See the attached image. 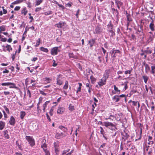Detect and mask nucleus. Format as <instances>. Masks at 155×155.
Wrapping results in <instances>:
<instances>
[{
	"instance_id": "nucleus-1",
	"label": "nucleus",
	"mask_w": 155,
	"mask_h": 155,
	"mask_svg": "<svg viewBox=\"0 0 155 155\" xmlns=\"http://www.w3.org/2000/svg\"><path fill=\"white\" fill-rule=\"evenodd\" d=\"M41 147L43 148V150L45 153L46 155H50V153L47 149V145L46 144V140L43 139L41 142Z\"/></svg>"
},
{
	"instance_id": "nucleus-2",
	"label": "nucleus",
	"mask_w": 155,
	"mask_h": 155,
	"mask_svg": "<svg viewBox=\"0 0 155 155\" xmlns=\"http://www.w3.org/2000/svg\"><path fill=\"white\" fill-rule=\"evenodd\" d=\"M121 54V52L118 50H114V48L111 51V57L114 60L115 58L117 56Z\"/></svg>"
},
{
	"instance_id": "nucleus-3",
	"label": "nucleus",
	"mask_w": 155,
	"mask_h": 155,
	"mask_svg": "<svg viewBox=\"0 0 155 155\" xmlns=\"http://www.w3.org/2000/svg\"><path fill=\"white\" fill-rule=\"evenodd\" d=\"M60 46L55 47L52 48L51 51V53L52 55H55L57 54L58 52L60 51L59 48Z\"/></svg>"
},
{
	"instance_id": "nucleus-4",
	"label": "nucleus",
	"mask_w": 155,
	"mask_h": 155,
	"mask_svg": "<svg viewBox=\"0 0 155 155\" xmlns=\"http://www.w3.org/2000/svg\"><path fill=\"white\" fill-rule=\"evenodd\" d=\"M55 26L58 28L64 29L66 28L67 25L65 22L60 21L58 23L55 24Z\"/></svg>"
},
{
	"instance_id": "nucleus-5",
	"label": "nucleus",
	"mask_w": 155,
	"mask_h": 155,
	"mask_svg": "<svg viewBox=\"0 0 155 155\" xmlns=\"http://www.w3.org/2000/svg\"><path fill=\"white\" fill-rule=\"evenodd\" d=\"M26 139L31 147H33L35 145V141L32 137L30 136H26Z\"/></svg>"
},
{
	"instance_id": "nucleus-6",
	"label": "nucleus",
	"mask_w": 155,
	"mask_h": 155,
	"mask_svg": "<svg viewBox=\"0 0 155 155\" xmlns=\"http://www.w3.org/2000/svg\"><path fill=\"white\" fill-rule=\"evenodd\" d=\"M102 31L103 29L102 28L100 27V26L98 25L96 27L94 33L95 34L99 35L102 33Z\"/></svg>"
},
{
	"instance_id": "nucleus-7",
	"label": "nucleus",
	"mask_w": 155,
	"mask_h": 155,
	"mask_svg": "<svg viewBox=\"0 0 155 155\" xmlns=\"http://www.w3.org/2000/svg\"><path fill=\"white\" fill-rule=\"evenodd\" d=\"M66 135L65 133L61 132L60 133H57L55 134V138L57 139H60Z\"/></svg>"
},
{
	"instance_id": "nucleus-8",
	"label": "nucleus",
	"mask_w": 155,
	"mask_h": 155,
	"mask_svg": "<svg viewBox=\"0 0 155 155\" xmlns=\"http://www.w3.org/2000/svg\"><path fill=\"white\" fill-rule=\"evenodd\" d=\"M106 80L107 79L106 78L103 77L101 80V81L98 82V84L100 87L105 85L106 84Z\"/></svg>"
},
{
	"instance_id": "nucleus-9",
	"label": "nucleus",
	"mask_w": 155,
	"mask_h": 155,
	"mask_svg": "<svg viewBox=\"0 0 155 155\" xmlns=\"http://www.w3.org/2000/svg\"><path fill=\"white\" fill-rule=\"evenodd\" d=\"M104 125L107 127H116L115 125L114 124L108 121L104 122Z\"/></svg>"
},
{
	"instance_id": "nucleus-10",
	"label": "nucleus",
	"mask_w": 155,
	"mask_h": 155,
	"mask_svg": "<svg viewBox=\"0 0 155 155\" xmlns=\"http://www.w3.org/2000/svg\"><path fill=\"white\" fill-rule=\"evenodd\" d=\"M9 123L10 125H14L15 123V119L13 116H12L10 117Z\"/></svg>"
},
{
	"instance_id": "nucleus-11",
	"label": "nucleus",
	"mask_w": 155,
	"mask_h": 155,
	"mask_svg": "<svg viewBox=\"0 0 155 155\" xmlns=\"http://www.w3.org/2000/svg\"><path fill=\"white\" fill-rule=\"evenodd\" d=\"M149 27L150 29L152 31H154L155 30L154 24L153 21H151L149 25Z\"/></svg>"
},
{
	"instance_id": "nucleus-12",
	"label": "nucleus",
	"mask_w": 155,
	"mask_h": 155,
	"mask_svg": "<svg viewBox=\"0 0 155 155\" xmlns=\"http://www.w3.org/2000/svg\"><path fill=\"white\" fill-rule=\"evenodd\" d=\"M95 43V39H92L88 41V43L90 47H92Z\"/></svg>"
},
{
	"instance_id": "nucleus-13",
	"label": "nucleus",
	"mask_w": 155,
	"mask_h": 155,
	"mask_svg": "<svg viewBox=\"0 0 155 155\" xmlns=\"http://www.w3.org/2000/svg\"><path fill=\"white\" fill-rule=\"evenodd\" d=\"M115 3L117 5V8L119 9H120V7L122 6L123 4L122 2L119 1L118 0H116Z\"/></svg>"
},
{
	"instance_id": "nucleus-14",
	"label": "nucleus",
	"mask_w": 155,
	"mask_h": 155,
	"mask_svg": "<svg viewBox=\"0 0 155 155\" xmlns=\"http://www.w3.org/2000/svg\"><path fill=\"white\" fill-rule=\"evenodd\" d=\"M5 123L2 120H0V130H2L5 126Z\"/></svg>"
},
{
	"instance_id": "nucleus-15",
	"label": "nucleus",
	"mask_w": 155,
	"mask_h": 155,
	"mask_svg": "<svg viewBox=\"0 0 155 155\" xmlns=\"http://www.w3.org/2000/svg\"><path fill=\"white\" fill-rule=\"evenodd\" d=\"M57 84L58 85H60L62 84V78L60 77H58L57 78Z\"/></svg>"
},
{
	"instance_id": "nucleus-16",
	"label": "nucleus",
	"mask_w": 155,
	"mask_h": 155,
	"mask_svg": "<svg viewBox=\"0 0 155 155\" xmlns=\"http://www.w3.org/2000/svg\"><path fill=\"white\" fill-rule=\"evenodd\" d=\"M114 25L112 24L111 21H110L109 23L107 25L108 28V30H112L113 29Z\"/></svg>"
},
{
	"instance_id": "nucleus-17",
	"label": "nucleus",
	"mask_w": 155,
	"mask_h": 155,
	"mask_svg": "<svg viewBox=\"0 0 155 155\" xmlns=\"http://www.w3.org/2000/svg\"><path fill=\"white\" fill-rule=\"evenodd\" d=\"M28 10L25 7H24L22 9L21 11V14H23L24 16H25L27 14L28 12Z\"/></svg>"
},
{
	"instance_id": "nucleus-18",
	"label": "nucleus",
	"mask_w": 155,
	"mask_h": 155,
	"mask_svg": "<svg viewBox=\"0 0 155 155\" xmlns=\"http://www.w3.org/2000/svg\"><path fill=\"white\" fill-rule=\"evenodd\" d=\"M54 144L55 152L56 153V154H57V155H58L57 154V152L59 151V150L58 149V147L59 146L58 145V142H55L54 143Z\"/></svg>"
},
{
	"instance_id": "nucleus-19",
	"label": "nucleus",
	"mask_w": 155,
	"mask_h": 155,
	"mask_svg": "<svg viewBox=\"0 0 155 155\" xmlns=\"http://www.w3.org/2000/svg\"><path fill=\"white\" fill-rule=\"evenodd\" d=\"M108 32L109 33V34L110 37H113L115 35V33L113 29L108 30Z\"/></svg>"
},
{
	"instance_id": "nucleus-20",
	"label": "nucleus",
	"mask_w": 155,
	"mask_h": 155,
	"mask_svg": "<svg viewBox=\"0 0 155 155\" xmlns=\"http://www.w3.org/2000/svg\"><path fill=\"white\" fill-rule=\"evenodd\" d=\"M64 110V108L63 107H59L58 109L57 113L58 114H61Z\"/></svg>"
},
{
	"instance_id": "nucleus-21",
	"label": "nucleus",
	"mask_w": 155,
	"mask_h": 155,
	"mask_svg": "<svg viewBox=\"0 0 155 155\" xmlns=\"http://www.w3.org/2000/svg\"><path fill=\"white\" fill-rule=\"evenodd\" d=\"M110 72V71L109 70H106L105 73L104 74L103 77L107 79L109 76V74Z\"/></svg>"
},
{
	"instance_id": "nucleus-22",
	"label": "nucleus",
	"mask_w": 155,
	"mask_h": 155,
	"mask_svg": "<svg viewBox=\"0 0 155 155\" xmlns=\"http://www.w3.org/2000/svg\"><path fill=\"white\" fill-rule=\"evenodd\" d=\"M120 98L118 95H115L113 98L112 99L114 100L116 102H118L120 100Z\"/></svg>"
},
{
	"instance_id": "nucleus-23",
	"label": "nucleus",
	"mask_w": 155,
	"mask_h": 155,
	"mask_svg": "<svg viewBox=\"0 0 155 155\" xmlns=\"http://www.w3.org/2000/svg\"><path fill=\"white\" fill-rule=\"evenodd\" d=\"M26 1L25 0H17L16 1H15L14 2H13L12 3V4H17L19 3H22V2H23V1Z\"/></svg>"
},
{
	"instance_id": "nucleus-24",
	"label": "nucleus",
	"mask_w": 155,
	"mask_h": 155,
	"mask_svg": "<svg viewBox=\"0 0 155 155\" xmlns=\"http://www.w3.org/2000/svg\"><path fill=\"white\" fill-rule=\"evenodd\" d=\"M37 126L36 124L33 123L32 125H31L30 126V127L32 130H35L37 129Z\"/></svg>"
},
{
	"instance_id": "nucleus-25",
	"label": "nucleus",
	"mask_w": 155,
	"mask_h": 155,
	"mask_svg": "<svg viewBox=\"0 0 155 155\" xmlns=\"http://www.w3.org/2000/svg\"><path fill=\"white\" fill-rule=\"evenodd\" d=\"M5 47L6 48V51H8L9 52L12 50V48L10 45L7 44Z\"/></svg>"
},
{
	"instance_id": "nucleus-26",
	"label": "nucleus",
	"mask_w": 155,
	"mask_h": 155,
	"mask_svg": "<svg viewBox=\"0 0 155 155\" xmlns=\"http://www.w3.org/2000/svg\"><path fill=\"white\" fill-rule=\"evenodd\" d=\"M9 87L10 88H17V87H16L15 84L9 82Z\"/></svg>"
},
{
	"instance_id": "nucleus-27",
	"label": "nucleus",
	"mask_w": 155,
	"mask_h": 155,
	"mask_svg": "<svg viewBox=\"0 0 155 155\" xmlns=\"http://www.w3.org/2000/svg\"><path fill=\"white\" fill-rule=\"evenodd\" d=\"M150 71L151 74H153L155 73V68H151L150 70V68H146V72H147Z\"/></svg>"
},
{
	"instance_id": "nucleus-28",
	"label": "nucleus",
	"mask_w": 155,
	"mask_h": 155,
	"mask_svg": "<svg viewBox=\"0 0 155 155\" xmlns=\"http://www.w3.org/2000/svg\"><path fill=\"white\" fill-rule=\"evenodd\" d=\"M114 90L116 91V93L114 92V94H115L117 93L118 94H120V90L118 89V88L115 85H114Z\"/></svg>"
},
{
	"instance_id": "nucleus-29",
	"label": "nucleus",
	"mask_w": 155,
	"mask_h": 155,
	"mask_svg": "<svg viewBox=\"0 0 155 155\" xmlns=\"http://www.w3.org/2000/svg\"><path fill=\"white\" fill-rule=\"evenodd\" d=\"M40 50L43 52L47 53L48 52V50L47 48H45L43 47H41L40 48Z\"/></svg>"
},
{
	"instance_id": "nucleus-30",
	"label": "nucleus",
	"mask_w": 155,
	"mask_h": 155,
	"mask_svg": "<svg viewBox=\"0 0 155 155\" xmlns=\"http://www.w3.org/2000/svg\"><path fill=\"white\" fill-rule=\"evenodd\" d=\"M49 101H46L43 105V110L44 112L45 111V109L47 107V104L49 103Z\"/></svg>"
},
{
	"instance_id": "nucleus-31",
	"label": "nucleus",
	"mask_w": 155,
	"mask_h": 155,
	"mask_svg": "<svg viewBox=\"0 0 155 155\" xmlns=\"http://www.w3.org/2000/svg\"><path fill=\"white\" fill-rule=\"evenodd\" d=\"M25 115V112L24 111H21L20 112V117L21 119H23Z\"/></svg>"
},
{
	"instance_id": "nucleus-32",
	"label": "nucleus",
	"mask_w": 155,
	"mask_h": 155,
	"mask_svg": "<svg viewBox=\"0 0 155 155\" xmlns=\"http://www.w3.org/2000/svg\"><path fill=\"white\" fill-rule=\"evenodd\" d=\"M127 21H129V22H130L132 21V19L131 18V16L130 14H127Z\"/></svg>"
},
{
	"instance_id": "nucleus-33",
	"label": "nucleus",
	"mask_w": 155,
	"mask_h": 155,
	"mask_svg": "<svg viewBox=\"0 0 155 155\" xmlns=\"http://www.w3.org/2000/svg\"><path fill=\"white\" fill-rule=\"evenodd\" d=\"M79 87L78 88L77 90L76 93H78V92L81 91V87L82 85V84L80 83H78Z\"/></svg>"
},
{
	"instance_id": "nucleus-34",
	"label": "nucleus",
	"mask_w": 155,
	"mask_h": 155,
	"mask_svg": "<svg viewBox=\"0 0 155 155\" xmlns=\"http://www.w3.org/2000/svg\"><path fill=\"white\" fill-rule=\"evenodd\" d=\"M43 0H37L35 2V6H38L42 2Z\"/></svg>"
},
{
	"instance_id": "nucleus-35",
	"label": "nucleus",
	"mask_w": 155,
	"mask_h": 155,
	"mask_svg": "<svg viewBox=\"0 0 155 155\" xmlns=\"http://www.w3.org/2000/svg\"><path fill=\"white\" fill-rule=\"evenodd\" d=\"M41 40L40 38H38L36 41V45H35V47H37L39 45Z\"/></svg>"
},
{
	"instance_id": "nucleus-36",
	"label": "nucleus",
	"mask_w": 155,
	"mask_h": 155,
	"mask_svg": "<svg viewBox=\"0 0 155 155\" xmlns=\"http://www.w3.org/2000/svg\"><path fill=\"white\" fill-rule=\"evenodd\" d=\"M143 78L144 81V82L146 84L148 79V77L147 76H143Z\"/></svg>"
},
{
	"instance_id": "nucleus-37",
	"label": "nucleus",
	"mask_w": 155,
	"mask_h": 155,
	"mask_svg": "<svg viewBox=\"0 0 155 155\" xmlns=\"http://www.w3.org/2000/svg\"><path fill=\"white\" fill-rule=\"evenodd\" d=\"M0 30H1V31H5L6 30L5 26L4 25L0 26Z\"/></svg>"
},
{
	"instance_id": "nucleus-38",
	"label": "nucleus",
	"mask_w": 155,
	"mask_h": 155,
	"mask_svg": "<svg viewBox=\"0 0 155 155\" xmlns=\"http://www.w3.org/2000/svg\"><path fill=\"white\" fill-rule=\"evenodd\" d=\"M43 80L44 81H46L47 83H49L50 82L51 79L48 78H43Z\"/></svg>"
},
{
	"instance_id": "nucleus-39",
	"label": "nucleus",
	"mask_w": 155,
	"mask_h": 155,
	"mask_svg": "<svg viewBox=\"0 0 155 155\" xmlns=\"http://www.w3.org/2000/svg\"><path fill=\"white\" fill-rule=\"evenodd\" d=\"M52 11H49L44 12V14L46 15H48L52 14Z\"/></svg>"
},
{
	"instance_id": "nucleus-40",
	"label": "nucleus",
	"mask_w": 155,
	"mask_h": 155,
	"mask_svg": "<svg viewBox=\"0 0 155 155\" xmlns=\"http://www.w3.org/2000/svg\"><path fill=\"white\" fill-rule=\"evenodd\" d=\"M68 81H66L65 82V84L63 87L64 89H66L68 88Z\"/></svg>"
},
{
	"instance_id": "nucleus-41",
	"label": "nucleus",
	"mask_w": 155,
	"mask_h": 155,
	"mask_svg": "<svg viewBox=\"0 0 155 155\" xmlns=\"http://www.w3.org/2000/svg\"><path fill=\"white\" fill-rule=\"evenodd\" d=\"M138 28H139V29L140 30V31H143V25H142L141 23L140 25H138Z\"/></svg>"
},
{
	"instance_id": "nucleus-42",
	"label": "nucleus",
	"mask_w": 155,
	"mask_h": 155,
	"mask_svg": "<svg viewBox=\"0 0 155 155\" xmlns=\"http://www.w3.org/2000/svg\"><path fill=\"white\" fill-rule=\"evenodd\" d=\"M130 102H132L133 103V105L134 106L137 105L138 103V101H133L131 100L129 101V103H130Z\"/></svg>"
},
{
	"instance_id": "nucleus-43",
	"label": "nucleus",
	"mask_w": 155,
	"mask_h": 155,
	"mask_svg": "<svg viewBox=\"0 0 155 155\" xmlns=\"http://www.w3.org/2000/svg\"><path fill=\"white\" fill-rule=\"evenodd\" d=\"M54 110V108L53 107H51L49 113L50 114L51 116H52L53 115V111Z\"/></svg>"
},
{
	"instance_id": "nucleus-44",
	"label": "nucleus",
	"mask_w": 155,
	"mask_h": 155,
	"mask_svg": "<svg viewBox=\"0 0 155 155\" xmlns=\"http://www.w3.org/2000/svg\"><path fill=\"white\" fill-rule=\"evenodd\" d=\"M5 110H6L7 113L8 114H9L10 112L8 108L6 106H3Z\"/></svg>"
},
{
	"instance_id": "nucleus-45",
	"label": "nucleus",
	"mask_w": 155,
	"mask_h": 155,
	"mask_svg": "<svg viewBox=\"0 0 155 155\" xmlns=\"http://www.w3.org/2000/svg\"><path fill=\"white\" fill-rule=\"evenodd\" d=\"M72 3L71 2H69L67 4L65 5V6L66 7H70L71 6Z\"/></svg>"
},
{
	"instance_id": "nucleus-46",
	"label": "nucleus",
	"mask_w": 155,
	"mask_h": 155,
	"mask_svg": "<svg viewBox=\"0 0 155 155\" xmlns=\"http://www.w3.org/2000/svg\"><path fill=\"white\" fill-rule=\"evenodd\" d=\"M144 52L146 53V54H150L152 52V51L151 50H146L144 51Z\"/></svg>"
},
{
	"instance_id": "nucleus-47",
	"label": "nucleus",
	"mask_w": 155,
	"mask_h": 155,
	"mask_svg": "<svg viewBox=\"0 0 155 155\" xmlns=\"http://www.w3.org/2000/svg\"><path fill=\"white\" fill-rule=\"evenodd\" d=\"M9 82H5V83H2V85L3 86H9Z\"/></svg>"
},
{
	"instance_id": "nucleus-48",
	"label": "nucleus",
	"mask_w": 155,
	"mask_h": 155,
	"mask_svg": "<svg viewBox=\"0 0 155 155\" xmlns=\"http://www.w3.org/2000/svg\"><path fill=\"white\" fill-rule=\"evenodd\" d=\"M103 59V58L102 56H98V60L100 63H101Z\"/></svg>"
},
{
	"instance_id": "nucleus-49",
	"label": "nucleus",
	"mask_w": 155,
	"mask_h": 155,
	"mask_svg": "<svg viewBox=\"0 0 155 155\" xmlns=\"http://www.w3.org/2000/svg\"><path fill=\"white\" fill-rule=\"evenodd\" d=\"M28 71H29L31 73H32V74H34L35 72V71L33 68H28Z\"/></svg>"
},
{
	"instance_id": "nucleus-50",
	"label": "nucleus",
	"mask_w": 155,
	"mask_h": 155,
	"mask_svg": "<svg viewBox=\"0 0 155 155\" xmlns=\"http://www.w3.org/2000/svg\"><path fill=\"white\" fill-rule=\"evenodd\" d=\"M26 4L27 5H28V7L29 8H31V3L30 2H26Z\"/></svg>"
},
{
	"instance_id": "nucleus-51",
	"label": "nucleus",
	"mask_w": 155,
	"mask_h": 155,
	"mask_svg": "<svg viewBox=\"0 0 155 155\" xmlns=\"http://www.w3.org/2000/svg\"><path fill=\"white\" fill-rule=\"evenodd\" d=\"M16 144L18 146V148L19 149L21 150H22L21 146L19 144L18 142V141H16Z\"/></svg>"
},
{
	"instance_id": "nucleus-52",
	"label": "nucleus",
	"mask_w": 155,
	"mask_h": 155,
	"mask_svg": "<svg viewBox=\"0 0 155 155\" xmlns=\"http://www.w3.org/2000/svg\"><path fill=\"white\" fill-rule=\"evenodd\" d=\"M80 12V9H78L76 13L75 14V15L77 18H78V15Z\"/></svg>"
},
{
	"instance_id": "nucleus-53",
	"label": "nucleus",
	"mask_w": 155,
	"mask_h": 155,
	"mask_svg": "<svg viewBox=\"0 0 155 155\" xmlns=\"http://www.w3.org/2000/svg\"><path fill=\"white\" fill-rule=\"evenodd\" d=\"M21 7L19 6H16L14 8V10L16 11H19Z\"/></svg>"
},
{
	"instance_id": "nucleus-54",
	"label": "nucleus",
	"mask_w": 155,
	"mask_h": 155,
	"mask_svg": "<svg viewBox=\"0 0 155 155\" xmlns=\"http://www.w3.org/2000/svg\"><path fill=\"white\" fill-rule=\"evenodd\" d=\"M100 128L101 129V131H100L101 134L102 135H103L104 134V130L103 128L102 127H100Z\"/></svg>"
},
{
	"instance_id": "nucleus-55",
	"label": "nucleus",
	"mask_w": 155,
	"mask_h": 155,
	"mask_svg": "<svg viewBox=\"0 0 155 155\" xmlns=\"http://www.w3.org/2000/svg\"><path fill=\"white\" fill-rule=\"evenodd\" d=\"M58 5L59 7L61 8L63 10L65 8L62 5H61V4H59L58 3Z\"/></svg>"
},
{
	"instance_id": "nucleus-56",
	"label": "nucleus",
	"mask_w": 155,
	"mask_h": 155,
	"mask_svg": "<svg viewBox=\"0 0 155 155\" xmlns=\"http://www.w3.org/2000/svg\"><path fill=\"white\" fill-rule=\"evenodd\" d=\"M0 41L2 42H5L7 41V38H2L0 40Z\"/></svg>"
},
{
	"instance_id": "nucleus-57",
	"label": "nucleus",
	"mask_w": 155,
	"mask_h": 155,
	"mask_svg": "<svg viewBox=\"0 0 155 155\" xmlns=\"http://www.w3.org/2000/svg\"><path fill=\"white\" fill-rule=\"evenodd\" d=\"M68 55L70 58H73L74 57V54L72 53H69L68 54Z\"/></svg>"
},
{
	"instance_id": "nucleus-58",
	"label": "nucleus",
	"mask_w": 155,
	"mask_h": 155,
	"mask_svg": "<svg viewBox=\"0 0 155 155\" xmlns=\"http://www.w3.org/2000/svg\"><path fill=\"white\" fill-rule=\"evenodd\" d=\"M137 31L138 32H139L140 33V35H142L143 34V31H140V30L139 29V28H138V30Z\"/></svg>"
},
{
	"instance_id": "nucleus-59",
	"label": "nucleus",
	"mask_w": 155,
	"mask_h": 155,
	"mask_svg": "<svg viewBox=\"0 0 155 155\" xmlns=\"http://www.w3.org/2000/svg\"><path fill=\"white\" fill-rule=\"evenodd\" d=\"M41 9V7L37 8L35 9V12H38Z\"/></svg>"
},
{
	"instance_id": "nucleus-60",
	"label": "nucleus",
	"mask_w": 155,
	"mask_h": 155,
	"mask_svg": "<svg viewBox=\"0 0 155 155\" xmlns=\"http://www.w3.org/2000/svg\"><path fill=\"white\" fill-rule=\"evenodd\" d=\"M27 94L28 95L29 97L30 98L31 97V93L28 89Z\"/></svg>"
},
{
	"instance_id": "nucleus-61",
	"label": "nucleus",
	"mask_w": 155,
	"mask_h": 155,
	"mask_svg": "<svg viewBox=\"0 0 155 155\" xmlns=\"http://www.w3.org/2000/svg\"><path fill=\"white\" fill-rule=\"evenodd\" d=\"M16 52H17V51H15V54H12V59L13 61L15 58V55H16Z\"/></svg>"
},
{
	"instance_id": "nucleus-62",
	"label": "nucleus",
	"mask_w": 155,
	"mask_h": 155,
	"mask_svg": "<svg viewBox=\"0 0 155 155\" xmlns=\"http://www.w3.org/2000/svg\"><path fill=\"white\" fill-rule=\"evenodd\" d=\"M29 27L27 26H26L25 28V31L24 32V34H26L27 33V31L29 30Z\"/></svg>"
},
{
	"instance_id": "nucleus-63",
	"label": "nucleus",
	"mask_w": 155,
	"mask_h": 155,
	"mask_svg": "<svg viewBox=\"0 0 155 155\" xmlns=\"http://www.w3.org/2000/svg\"><path fill=\"white\" fill-rule=\"evenodd\" d=\"M69 108L70 110H72L74 109V107L73 106L70 105Z\"/></svg>"
},
{
	"instance_id": "nucleus-64",
	"label": "nucleus",
	"mask_w": 155,
	"mask_h": 155,
	"mask_svg": "<svg viewBox=\"0 0 155 155\" xmlns=\"http://www.w3.org/2000/svg\"><path fill=\"white\" fill-rule=\"evenodd\" d=\"M42 99L43 97H39V102L38 103V104L41 103Z\"/></svg>"
}]
</instances>
